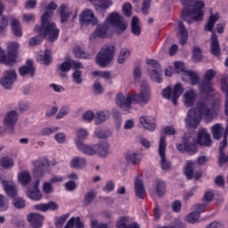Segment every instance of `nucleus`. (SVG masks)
<instances>
[{"instance_id":"obj_1","label":"nucleus","mask_w":228,"mask_h":228,"mask_svg":"<svg viewBox=\"0 0 228 228\" xmlns=\"http://www.w3.org/2000/svg\"><path fill=\"white\" fill-rule=\"evenodd\" d=\"M53 11H46L41 16V25H36L35 31L38 33L37 36L31 37L28 41L30 47L40 45L44 42V38H47L48 42H56L60 37V28L56 23L51 21L53 19Z\"/></svg>"},{"instance_id":"obj_2","label":"nucleus","mask_w":228,"mask_h":228,"mask_svg":"<svg viewBox=\"0 0 228 228\" xmlns=\"http://www.w3.org/2000/svg\"><path fill=\"white\" fill-rule=\"evenodd\" d=\"M197 143L202 147H211L213 141L211 135L206 130H200L198 134V141L191 134L185 133L183 137V144L176 143V149L182 154H197Z\"/></svg>"},{"instance_id":"obj_3","label":"nucleus","mask_w":228,"mask_h":228,"mask_svg":"<svg viewBox=\"0 0 228 228\" xmlns=\"http://www.w3.org/2000/svg\"><path fill=\"white\" fill-rule=\"evenodd\" d=\"M182 4L183 5V9L181 12L182 20L188 22V24H191V22H200L203 20L204 12L202 9L206 6L204 1H196L192 8L191 4H193V0H182Z\"/></svg>"},{"instance_id":"obj_4","label":"nucleus","mask_w":228,"mask_h":228,"mask_svg":"<svg viewBox=\"0 0 228 228\" xmlns=\"http://www.w3.org/2000/svg\"><path fill=\"white\" fill-rule=\"evenodd\" d=\"M200 117H205L206 118H213L211 109L208 108V103L203 101L197 102V109L191 108L188 111L187 118L185 119L187 127H190L191 129H197V127L200 126Z\"/></svg>"},{"instance_id":"obj_5","label":"nucleus","mask_w":228,"mask_h":228,"mask_svg":"<svg viewBox=\"0 0 228 228\" xmlns=\"http://www.w3.org/2000/svg\"><path fill=\"white\" fill-rule=\"evenodd\" d=\"M7 47V55L4 53V50L0 48V63H4V65H13L19 54L20 45L17 42H12Z\"/></svg>"},{"instance_id":"obj_6","label":"nucleus","mask_w":228,"mask_h":228,"mask_svg":"<svg viewBox=\"0 0 228 228\" xmlns=\"http://www.w3.org/2000/svg\"><path fill=\"white\" fill-rule=\"evenodd\" d=\"M115 56V46L111 45H105L96 55V63L99 67H108L109 63H111Z\"/></svg>"},{"instance_id":"obj_7","label":"nucleus","mask_w":228,"mask_h":228,"mask_svg":"<svg viewBox=\"0 0 228 228\" xmlns=\"http://www.w3.org/2000/svg\"><path fill=\"white\" fill-rule=\"evenodd\" d=\"M34 170H33V175L37 179L34 187L32 190H40L38 189V186H40V179L49 172V161L45 159H39L35 161L34 163Z\"/></svg>"},{"instance_id":"obj_8","label":"nucleus","mask_w":228,"mask_h":228,"mask_svg":"<svg viewBox=\"0 0 228 228\" xmlns=\"http://www.w3.org/2000/svg\"><path fill=\"white\" fill-rule=\"evenodd\" d=\"M132 101L137 102V104H147L151 101V87L147 81L141 83V92L134 94Z\"/></svg>"},{"instance_id":"obj_9","label":"nucleus","mask_w":228,"mask_h":228,"mask_svg":"<svg viewBox=\"0 0 228 228\" xmlns=\"http://www.w3.org/2000/svg\"><path fill=\"white\" fill-rule=\"evenodd\" d=\"M167 136L161 135L159 142V155L160 157V167L162 170H170L172 163L167 160Z\"/></svg>"},{"instance_id":"obj_10","label":"nucleus","mask_w":228,"mask_h":228,"mask_svg":"<svg viewBox=\"0 0 228 228\" xmlns=\"http://www.w3.org/2000/svg\"><path fill=\"white\" fill-rule=\"evenodd\" d=\"M106 20L111 26L118 28L116 30L117 35H122V33H124V31H126V29H127V24H126L122 21V16H120V14H118V12L110 13L107 17Z\"/></svg>"},{"instance_id":"obj_11","label":"nucleus","mask_w":228,"mask_h":228,"mask_svg":"<svg viewBox=\"0 0 228 228\" xmlns=\"http://www.w3.org/2000/svg\"><path fill=\"white\" fill-rule=\"evenodd\" d=\"M79 20L80 24H86V26H89V24L92 26H97L98 22L95 14H94V11L90 9H86L81 12Z\"/></svg>"},{"instance_id":"obj_12","label":"nucleus","mask_w":228,"mask_h":228,"mask_svg":"<svg viewBox=\"0 0 228 228\" xmlns=\"http://www.w3.org/2000/svg\"><path fill=\"white\" fill-rule=\"evenodd\" d=\"M17 79V72L14 69H9L5 71V77L0 80V84L6 90H10L13 82Z\"/></svg>"},{"instance_id":"obj_13","label":"nucleus","mask_w":228,"mask_h":228,"mask_svg":"<svg viewBox=\"0 0 228 228\" xmlns=\"http://www.w3.org/2000/svg\"><path fill=\"white\" fill-rule=\"evenodd\" d=\"M90 3H93L94 9L102 15H104L105 12L113 5L111 0H89Z\"/></svg>"},{"instance_id":"obj_14","label":"nucleus","mask_w":228,"mask_h":228,"mask_svg":"<svg viewBox=\"0 0 228 228\" xmlns=\"http://www.w3.org/2000/svg\"><path fill=\"white\" fill-rule=\"evenodd\" d=\"M17 120H19V114L15 110H11L4 120V124L6 127L11 129V133H13V129H15V124H17Z\"/></svg>"},{"instance_id":"obj_15","label":"nucleus","mask_w":228,"mask_h":228,"mask_svg":"<svg viewBox=\"0 0 228 228\" xmlns=\"http://www.w3.org/2000/svg\"><path fill=\"white\" fill-rule=\"evenodd\" d=\"M211 45H210V53L216 58H218L220 54H222V50L220 48V42H218V36L215 33H212L211 37Z\"/></svg>"},{"instance_id":"obj_16","label":"nucleus","mask_w":228,"mask_h":228,"mask_svg":"<svg viewBox=\"0 0 228 228\" xmlns=\"http://www.w3.org/2000/svg\"><path fill=\"white\" fill-rule=\"evenodd\" d=\"M26 63L27 65L21 66L19 69V72L22 76V77H24V76H30V77H33L36 71V68L33 65V61L27 60Z\"/></svg>"},{"instance_id":"obj_17","label":"nucleus","mask_w":228,"mask_h":228,"mask_svg":"<svg viewBox=\"0 0 228 228\" xmlns=\"http://www.w3.org/2000/svg\"><path fill=\"white\" fill-rule=\"evenodd\" d=\"M77 148L82 154L86 156H95L97 154V150H95V145L90 146L85 144L83 142H77Z\"/></svg>"},{"instance_id":"obj_18","label":"nucleus","mask_w":228,"mask_h":228,"mask_svg":"<svg viewBox=\"0 0 228 228\" xmlns=\"http://www.w3.org/2000/svg\"><path fill=\"white\" fill-rule=\"evenodd\" d=\"M2 185L7 197H10L11 199H15V197H17V186L15 185V183H10L9 181L3 180Z\"/></svg>"},{"instance_id":"obj_19","label":"nucleus","mask_w":228,"mask_h":228,"mask_svg":"<svg viewBox=\"0 0 228 228\" xmlns=\"http://www.w3.org/2000/svg\"><path fill=\"white\" fill-rule=\"evenodd\" d=\"M197 91L195 89L187 90L183 94L184 104L187 108H191L193 104H195V101H197Z\"/></svg>"},{"instance_id":"obj_20","label":"nucleus","mask_w":228,"mask_h":228,"mask_svg":"<svg viewBox=\"0 0 228 228\" xmlns=\"http://www.w3.org/2000/svg\"><path fill=\"white\" fill-rule=\"evenodd\" d=\"M140 124L148 131H156V119L152 117L142 116L140 118Z\"/></svg>"},{"instance_id":"obj_21","label":"nucleus","mask_w":228,"mask_h":228,"mask_svg":"<svg viewBox=\"0 0 228 228\" xmlns=\"http://www.w3.org/2000/svg\"><path fill=\"white\" fill-rule=\"evenodd\" d=\"M116 103L119 108H131L133 98L131 96H124L122 93H118L116 97Z\"/></svg>"},{"instance_id":"obj_22","label":"nucleus","mask_w":228,"mask_h":228,"mask_svg":"<svg viewBox=\"0 0 228 228\" xmlns=\"http://www.w3.org/2000/svg\"><path fill=\"white\" fill-rule=\"evenodd\" d=\"M27 220L31 224V227L40 228L44 224V216L40 214H29L27 216Z\"/></svg>"},{"instance_id":"obj_23","label":"nucleus","mask_w":228,"mask_h":228,"mask_svg":"<svg viewBox=\"0 0 228 228\" xmlns=\"http://www.w3.org/2000/svg\"><path fill=\"white\" fill-rule=\"evenodd\" d=\"M58 12L61 15V23L65 24V22L69 21V19L72 15V11L65 4H61L58 9Z\"/></svg>"},{"instance_id":"obj_24","label":"nucleus","mask_w":228,"mask_h":228,"mask_svg":"<svg viewBox=\"0 0 228 228\" xmlns=\"http://www.w3.org/2000/svg\"><path fill=\"white\" fill-rule=\"evenodd\" d=\"M178 32L180 35V45H186V44L188 43V30L186 29V27L184 26V23H183V21L178 22Z\"/></svg>"},{"instance_id":"obj_25","label":"nucleus","mask_w":228,"mask_h":228,"mask_svg":"<svg viewBox=\"0 0 228 228\" xmlns=\"http://www.w3.org/2000/svg\"><path fill=\"white\" fill-rule=\"evenodd\" d=\"M35 209H37V211H42L43 213L49 211V209L51 211H56V209H58V204H56L54 201L40 203L35 206Z\"/></svg>"},{"instance_id":"obj_26","label":"nucleus","mask_w":228,"mask_h":228,"mask_svg":"<svg viewBox=\"0 0 228 228\" xmlns=\"http://www.w3.org/2000/svg\"><path fill=\"white\" fill-rule=\"evenodd\" d=\"M220 20V13L216 12L215 14L211 13L206 25H205V31H210L213 32V28H215V24H216V21Z\"/></svg>"},{"instance_id":"obj_27","label":"nucleus","mask_w":228,"mask_h":228,"mask_svg":"<svg viewBox=\"0 0 228 228\" xmlns=\"http://www.w3.org/2000/svg\"><path fill=\"white\" fill-rule=\"evenodd\" d=\"M96 154H99L101 158H106L108 152H110V144L108 142H103L99 144H95Z\"/></svg>"},{"instance_id":"obj_28","label":"nucleus","mask_w":228,"mask_h":228,"mask_svg":"<svg viewBox=\"0 0 228 228\" xmlns=\"http://www.w3.org/2000/svg\"><path fill=\"white\" fill-rule=\"evenodd\" d=\"M183 92H184V88L181 83L175 85L172 94V102L175 106H177V99L183 95Z\"/></svg>"},{"instance_id":"obj_29","label":"nucleus","mask_w":228,"mask_h":228,"mask_svg":"<svg viewBox=\"0 0 228 228\" xmlns=\"http://www.w3.org/2000/svg\"><path fill=\"white\" fill-rule=\"evenodd\" d=\"M134 191L138 199H143L145 197V187H143V182L138 178L135 179Z\"/></svg>"},{"instance_id":"obj_30","label":"nucleus","mask_w":228,"mask_h":228,"mask_svg":"<svg viewBox=\"0 0 228 228\" xmlns=\"http://www.w3.org/2000/svg\"><path fill=\"white\" fill-rule=\"evenodd\" d=\"M227 79H228V77H224L221 78V89L226 97L225 107H224V113H225L226 117H228V83H227Z\"/></svg>"},{"instance_id":"obj_31","label":"nucleus","mask_w":228,"mask_h":228,"mask_svg":"<svg viewBox=\"0 0 228 228\" xmlns=\"http://www.w3.org/2000/svg\"><path fill=\"white\" fill-rule=\"evenodd\" d=\"M11 28L14 37L20 38L22 37V27H20V21L17 19H12L11 21Z\"/></svg>"},{"instance_id":"obj_32","label":"nucleus","mask_w":228,"mask_h":228,"mask_svg":"<svg viewBox=\"0 0 228 228\" xmlns=\"http://www.w3.org/2000/svg\"><path fill=\"white\" fill-rule=\"evenodd\" d=\"M212 136L214 140H220L224 136V126L220 123H216L212 126Z\"/></svg>"},{"instance_id":"obj_33","label":"nucleus","mask_w":228,"mask_h":228,"mask_svg":"<svg viewBox=\"0 0 228 228\" xmlns=\"http://www.w3.org/2000/svg\"><path fill=\"white\" fill-rule=\"evenodd\" d=\"M3 12H4V5L3 4V2L0 0V17L3 15ZM8 27V18L4 15H3L0 18V34L6 29Z\"/></svg>"},{"instance_id":"obj_34","label":"nucleus","mask_w":228,"mask_h":228,"mask_svg":"<svg viewBox=\"0 0 228 228\" xmlns=\"http://www.w3.org/2000/svg\"><path fill=\"white\" fill-rule=\"evenodd\" d=\"M19 181L23 186H28L31 183V173L22 171L18 175Z\"/></svg>"},{"instance_id":"obj_35","label":"nucleus","mask_w":228,"mask_h":228,"mask_svg":"<svg viewBox=\"0 0 228 228\" xmlns=\"http://www.w3.org/2000/svg\"><path fill=\"white\" fill-rule=\"evenodd\" d=\"M111 113L110 110H102L96 113L95 116V124L99 126V124H102V122H106L108 118H110Z\"/></svg>"},{"instance_id":"obj_36","label":"nucleus","mask_w":228,"mask_h":228,"mask_svg":"<svg viewBox=\"0 0 228 228\" xmlns=\"http://www.w3.org/2000/svg\"><path fill=\"white\" fill-rule=\"evenodd\" d=\"M200 90L201 94H204L205 95H209V94H213V83L211 81L204 80L200 85Z\"/></svg>"},{"instance_id":"obj_37","label":"nucleus","mask_w":228,"mask_h":228,"mask_svg":"<svg viewBox=\"0 0 228 228\" xmlns=\"http://www.w3.org/2000/svg\"><path fill=\"white\" fill-rule=\"evenodd\" d=\"M150 77L151 78L154 83H162L163 77H161V75L163 74V69H152L148 70Z\"/></svg>"},{"instance_id":"obj_38","label":"nucleus","mask_w":228,"mask_h":228,"mask_svg":"<svg viewBox=\"0 0 228 228\" xmlns=\"http://www.w3.org/2000/svg\"><path fill=\"white\" fill-rule=\"evenodd\" d=\"M125 158L131 165H140L142 162V156L138 153H127Z\"/></svg>"},{"instance_id":"obj_39","label":"nucleus","mask_w":228,"mask_h":228,"mask_svg":"<svg viewBox=\"0 0 228 228\" xmlns=\"http://www.w3.org/2000/svg\"><path fill=\"white\" fill-rule=\"evenodd\" d=\"M140 22V19L138 17L134 16L132 18V22H131V28H132V33L135 35V37H140L142 35V28L138 23Z\"/></svg>"},{"instance_id":"obj_40","label":"nucleus","mask_w":228,"mask_h":228,"mask_svg":"<svg viewBox=\"0 0 228 228\" xmlns=\"http://www.w3.org/2000/svg\"><path fill=\"white\" fill-rule=\"evenodd\" d=\"M70 167L72 168H85L86 167V159L85 158L75 157L71 160Z\"/></svg>"},{"instance_id":"obj_41","label":"nucleus","mask_w":228,"mask_h":228,"mask_svg":"<svg viewBox=\"0 0 228 228\" xmlns=\"http://www.w3.org/2000/svg\"><path fill=\"white\" fill-rule=\"evenodd\" d=\"M96 198L97 191H95V190H90L84 196V204L86 206H90V204H92Z\"/></svg>"},{"instance_id":"obj_42","label":"nucleus","mask_w":228,"mask_h":228,"mask_svg":"<svg viewBox=\"0 0 228 228\" xmlns=\"http://www.w3.org/2000/svg\"><path fill=\"white\" fill-rule=\"evenodd\" d=\"M184 76H188L191 81V85H192L193 86L199 85V83L200 82V77H199V74L191 69L185 71Z\"/></svg>"},{"instance_id":"obj_43","label":"nucleus","mask_w":228,"mask_h":228,"mask_svg":"<svg viewBox=\"0 0 228 228\" xmlns=\"http://www.w3.org/2000/svg\"><path fill=\"white\" fill-rule=\"evenodd\" d=\"M193 167H195V161L188 160L185 165L184 174L189 181L193 178Z\"/></svg>"},{"instance_id":"obj_44","label":"nucleus","mask_w":228,"mask_h":228,"mask_svg":"<svg viewBox=\"0 0 228 228\" xmlns=\"http://www.w3.org/2000/svg\"><path fill=\"white\" fill-rule=\"evenodd\" d=\"M156 191L158 197H164L167 193V183L161 180H157Z\"/></svg>"},{"instance_id":"obj_45","label":"nucleus","mask_w":228,"mask_h":228,"mask_svg":"<svg viewBox=\"0 0 228 228\" xmlns=\"http://www.w3.org/2000/svg\"><path fill=\"white\" fill-rule=\"evenodd\" d=\"M27 195L31 200H40V199H42V192L40 190L28 189L27 191Z\"/></svg>"},{"instance_id":"obj_46","label":"nucleus","mask_w":228,"mask_h":228,"mask_svg":"<svg viewBox=\"0 0 228 228\" xmlns=\"http://www.w3.org/2000/svg\"><path fill=\"white\" fill-rule=\"evenodd\" d=\"M111 133L109 130H103L102 128H96L94 131V136L96 138L103 139L110 138Z\"/></svg>"},{"instance_id":"obj_47","label":"nucleus","mask_w":228,"mask_h":228,"mask_svg":"<svg viewBox=\"0 0 228 228\" xmlns=\"http://www.w3.org/2000/svg\"><path fill=\"white\" fill-rule=\"evenodd\" d=\"M202 50L199 46H194L192 50V61L197 63V61H202Z\"/></svg>"},{"instance_id":"obj_48","label":"nucleus","mask_w":228,"mask_h":228,"mask_svg":"<svg viewBox=\"0 0 228 228\" xmlns=\"http://www.w3.org/2000/svg\"><path fill=\"white\" fill-rule=\"evenodd\" d=\"M106 33H108V26L106 25H98L94 31V35L100 38H104Z\"/></svg>"},{"instance_id":"obj_49","label":"nucleus","mask_w":228,"mask_h":228,"mask_svg":"<svg viewBox=\"0 0 228 228\" xmlns=\"http://www.w3.org/2000/svg\"><path fill=\"white\" fill-rule=\"evenodd\" d=\"M73 53L76 58H83L84 60H87L89 56L81 46H76L73 50Z\"/></svg>"},{"instance_id":"obj_50","label":"nucleus","mask_w":228,"mask_h":228,"mask_svg":"<svg viewBox=\"0 0 228 228\" xmlns=\"http://www.w3.org/2000/svg\"><path fill=\"white\" fill-rule=\"evenodd\" d=\"M131 56V52L129 50L123 49L118 57V63H126V60Z\"/></svg>"},{"instance_id":"obj_51","label":"nucleus","mask_w":228,"mask_h":228,"mask_svg":"<svg viewBox=\"0 0 228 228\" xmlns=\"http://www.w3.org/2000/svg\"><path fill=\"white\" fill-rule=\"evenodd\" d=\"M3 168H12L15 165V162L10 157H4L0 160Z\"/></svg>"},{"instance_id":"obj_52","label":"nucleus","mask_w":228,"mask_h":228,"mask_svg":"<svg viewBox=\"0 0 228 228\" xmlns=\"http://www.w3.org/2000/svg\"><path fill=\"white\" fill-rule=\"evenodd\" d=\"M12 204L14 208L17 209H22V208H25L26 206V200H24L22 198H12Z\"/></svg>"},{"instance_id":"obj_53","label":"nucleus","mask_w":228,"mask_h":228,"mask_svg":"<svg viewBox=\"0 0 228 228\" xmlns=\"http://www.w3.org/2000/svg\"><path fill=\"white\" fill-rule=\"evenodd\" d=\"M199 218H200L199 212L194 211L187 216L186 221L188 224H195L196 222H199Z\"/></svg>"},{"instance_id":"obj_54","label":"nucleus","mask_w":228,"mask_h":228,"mask_svg":"<svg viewBox=\"0 0 228 228\" xmlns=\"http://www.w3.org/2000/svg\"><path fill=\"white\" fill-rule=\"evenodd\" d=\"M51 50H45L44 55H41V61L44 65H51Z\"/></svg>"},{"instance_id":"obj_55","label":"nucleus","mask_w":228,"mask_h":228,"mask_svg":"<svg viewBox=\"0 0 228 228\" xmlns=\"http://www.w3.org/2000/svg\"><path fill=\"white\" fill-rule=\"evenodd\" d=\"M70 113V107L69 106H63L60 109V111L56 115L57 120H60V118H63V117H67Z\"/></svg>"},{"instance_id":"obj_56","label":"nucleus","mask_w":228,"mask_h":228,"mask_svg":"<svg viewBox=\"0 0 228 228\" xmlns=\"http://www.w3.org/2000/svg\"><path fill=\"white\" fill-rule=\"evenodd\" d=\"M58 70H61V72H69L70 71V69H72V64L69 61H63L57 67Z\"/></svg>"},{"instance_id":"obj_57","label":"nucleus","mask_w":228,"mask_h":228,"mask_svg":"<svg viewBox=\"0 0 228 228\" xmlns=\"http://www.w3.org/2000/svg\"><path fill=\"white\" fill-rule=\"evenodd\" d=\"M151 3L152 0H143L141 12L143 15H149V10H151Z\"/></svg>"},{"instance_id":"obj_58","label":"nucleus","mask_w":228,"mask_h":228,"mask_svg":"<svg viewBox=\"0 0 228 228\" xmlns=\"http://www.w3.org/2000/svg\"><path fill=\"white\" fill-rule=\"evenodd\" d=\"M86 136H88V132L85 129H78L77 132V140L75 141V143L77 142H83V140L86 139Z\"/></svg>"},{"instance_id":"obj_59","label":"nucleus","mask_w":228,"mask_h":228,"mask_svg":"<svg viewBox=\"0 0 228 228\" xmlns=\"http://www.w3.org/2000/svg\"><path fill=\"white\" fill-rule=\"evenodd\" d=\"M81 70L76 69L72 74L73 81L76 85H81L83 83V78L81 77Z\"/></svg>"},{"instance_id":"obj_60","label":"nucleus","mask_w":228,"mask_h":228,"mask_svg":"<svg viewBox=\"0 0 228 228\" xmlns=\"http://www.w3.org/2000/svg\"><path fill=\"white\" fill-rule=\"evenodd\" d=\"M60 128L54 126L53 128H50V127H46V128H44L40 134L41 136H49L51 134H53V133H57V131H59Z\"/></svg>"},{"instance_id":"obj_61","label":"nucleus","mask_w":228,"mask_h":228,"mask_svg":"<svg viewBox=\"0 0 228 228\" xmlns=\"http://www.w3.org/2000/svg\"><path fill=\"white\" fill-rule=\"evenodd\" d=\"M131 10H133V5H131V4L126 3L123 4L122 12L125 17H131V13H132Z\"/></svg>"},{"instance_id":"obj_62","label":"nucleus","mask_w":228,"mask_h":228,"mask_svg":"<svg viewBox=\"0 0 228 228\" xmlns=\"http://www.w3.org/2000/svg\"><path fill=\"white\" fill-rule=\"evenodd\" d=\"M172 94H173V91H172V87L170 86L164 88L161 93L162 97L164 99H167L168 101H170V99L172 101Z\"/></svg>"},{"instance_id":"obj_63","label":"nucleus","mask_w":228,"mask_h":228,"mask_svg":"<svg viewBox=\"0 0 228 228\" xmlns=\"http://www.w3.org/2000/svg\"><path fill=\"white\" fill-rule=\"evenodd\" d=\"M216 76V72L215 69H208L205 73V81H211L212 79H215V77Z\"/></svg>"},{"instance_id":"obj_64","label":"nucleus","mask_w":228,"mask_h":228,"mask_svg":"<svg viewBox=\"0 0 228 228\" xmlns=\"http://www.w3.org/2000/svg\"><path fill=\"white\" fill-rule=\"evenodd\" d=\"M91 228H109V227L107 224H104V223L99 224L97 220H94L91 222Z\"/></svg>"}]
</instances>
